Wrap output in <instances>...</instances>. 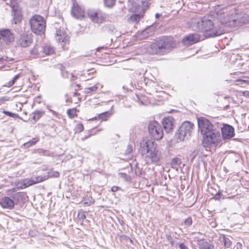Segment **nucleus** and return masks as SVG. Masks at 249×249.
I'll return each mask as SVG.
<instances>
[{
  "instance_id": "nucleus-21",
  "label": "nucleus",
  "mask_w": 249,
  "mask_h": 249,
  "mask_svg": "<svg viewBox=\"0 0 249 249\" xmlns=\"http://www.w3.org/2000/svg\"><path fill=\"white\" fill-rule=\"evenodd\" d=\"M182 164L181 160L179 158H174L171 160V165L172 168L174 169H177L180 167Z\"/></svg>"
},
{
  "instance_id": "nucleus-23",
  "label": "nucleus",
  "mask_w": 249,
  "mask_h": 249,
  "mask_svg": "<svg viewBox=\"0 0 249 249\" xmlns=\"http://www.w3.org/2000/svg\"><path fill=\"white\" fill-rule=\"evenodd\" d=\"M42 52L45 54L50 55L54 53V49L51 46L45 45L42 47Z\"/></svg>"
},
{
  "instance_id": "nucleus-13",
  "label": "nucleus",
  "mask_w": 249,
  "mask_h": 249,
  "mask_svg": "<svg viewBox=\"0 0 249 249\" xmlns=\"http://www.w3.org/2000/svg\"><path fill=\"white\" fill-rule=\"evenodd\" d=\"M55 38L58 43H64L66 44L69 42V37L66 34L63 28H59L56 30Z\"/></svg>"
},
{
  "instance_id": "nucleus-11",
  "label": "nucleus",
  "mask_w": 249,
  "mask_h": 249,
  "mask_svg": "<svg viewBox=\"0 0 249 249\" xmlns=\"http://www.w3.org/2000/svg\"><path fill=\"white\" fill-rule=\"evenodd\" d=\"M13 34L8 29L0 30V39L3 40L6 44H9L14 41Z\"/></svg>"
},
{
  "instance_id": "nucleus-64",
  "label": "nucleus",
  "mask_w": 249,
  "mask_h": 249,
  "mask_svg": "<svg viewBox=\"0 0 249 249\" xmlns=\"http://www.w3.org/2000/svg\"><path fill=\"white\" fill-rule=\"evenodd\" d=\"M248 130H249V125H248Z\"/></svg>"
},
{
  "instance_id": "nucleus-45",
  "label": "nucleus",
  "mask_w": 249,
  "mask_h": 249,
  "mask_svg": "<svg viewBox=\"0 0 249 249\" xmlns=\"http://www.w3.org/2000/svg\"><path fill=\"white\" fill-rule=\"evenodd\" d=\"M148 30L149 29H144L142 32L141 34V38H146L149 36L148 34H147V31H148Z\"/></svg>"
},
{
  "instance_id": "nucleus-27",
  "label": "nucleus",
  "mask_w": 249,
  "mask_h": 249,
  "mask_svg": "<svg viewBox=\"0 0 249 249\" xmlns=\"http://www.w3.org/2000/svg\"><path fill=\"white\" fill-rule=\"evenodd\" d=\"M33 178L34 179L35 184H36L48 179V177H46V175H40Z\"/></svg>"
},
{
  "instance_id": "nucleus-9",
  "label": "nucleus",
  "mask_w": 249,
  "mask_h": 249,
  "mask_svg": "<svg viewBox=\"0 0 249 249\" xmlns=\"http://www.w3.org/2000/svg\"><path fill=\"white\" fill-rule=\"evenodd\" d=\"M221 130L222 142L231 139L235 136L234 129L232 125H223Z\"/></svg>"
},
{
  "instance_id": "nucleus-60",
  "label": "nucleus",
  "mask_w": 249,
  "mask_h": 249,
  "mask_svg": "<svg viewBox=\"0 0 249 249\" xmlns=\"http://www.w3.org/2000/svg\"><path fill=\"white\" fill-rule=\"evenodd\" d=\"M188 123V124H191V123L190 122H189V121H185L184 122H183V123H182V124H184V123Z\"/></svg>"
},
{
  "instance_id": "nucleus-20",
  "label": "nucleus",
  "mask_w": 249,
  "mask_h": 249,
  "mask_svg": "<svg viewBox=\"0 0 249 249\" xmlns=\"http://www.w3.org/2000/svg\"><path fill=\"white\" fill-rule=\"evenodd\" d=\"M155 134H154L153 139L157 140H160L162 138L163 133L161 125H158L157 128H155Z\"/></svg>"
},
{
  "instance_id": "nucleus-39",
  "label": "nucleus",
  "mask_w": 249,
  "mask_h": 249,
  "mask_svg": "<svg viewBox=\"0 0 249 249\" xmlns=\"http://www.w3.org/2000/svg\"><path fill=\"white\" fill-rule=\"evenodd\" d=\"M2 112L6 116H9L10 117L13 118H18V117H19L18 114L12 113V112L8 111L3 110L2 111Z\"/></svg>"
},
{
  "instance_id": "nucleus-41",
  "label": "nucleus",
  "mask_w": 249,
  "mask_h": 249,
  "mask_svg": "<svg viewBox=\"0 0 249 249\" xmlns=\"http://www.w3.org/2000/svg\"><path fill=\"white\" fill-rule=\"evenodd\" d=\"M100 130V129H99L97 127H96L94 128H92L90 131V134L88 136V137H86V138H87L92 135H95L96 134L97 132V131H99Z\"/></svg>"
},
{
  "instance_id": "nucleus-52",
  "label": "nucleus",
  "mask_w": 249,
  "mask_h": 249,
  "mask_svg": "<svg viewBox=\"0 0 249 249\" xmlns=\"http://www.w3.org/2000/svg\"><path fill=\"white\" fill-rule=\"evenodd\" d=\"M179 249H188V247L184 243H180L178 245Z\"/></svg>"
},
{
  "instance_id": "nucleus-8",
  "label": "nucleus",
  "mask_w": 249,
  "mask_h": 249,
  "mask_svg": "<svg viewBox=\"0 0 249 249\" xmlns=\"http://www.w3.org/2000/svg\"><path fill=\"white\" fill-rule=\"evenodd\" d=\"M88 16L90 19L94 23H101L106 18L105 13L100 10H90L88 12Z\"/></svg>"
},
{
  "instance_id": "nucleus-37",
  "label": "nucleus",
  "mask_w": 249,
  "mask_h": 249,
  "mask_svg": "<svg viewBox=\"0 0 249 249\" xmlns=\"http://www.w3.org/2000/svg\"><path fill=\"white\" fill-rule=\"evenodd\" d=\"M148 131L151 137L153 138L155 134V128H157L158 125H148Z\"/></svg>"
},
{
  "instance_id": "nucleus-7",
  "label": "nucleus",
  "mask_w": 249,
  "mask_h": 249,
  "mask_svg": "<svg viewBox=\"0 0 249 249\" xmlns=\"http://www.w3.org/2000/svg\"><path fill=\"white\" fill-rule=\"evenodd\" d=\"M12 8V13L13 18V21L15 24L19 23L22 19V14L20 8L19 7L18 3L15 0H10L9 2L7 3Z\"/></svg>"
},
{
  "instance_id": "nucleus-59",
  "label": "nucleus",
  "mask_w": 249,
  "mask_h": 249,
  "mask_svg": "<svg viewBox=\"0 0 249 249\" xmlns=\"http://www.w3.org/2000/svg\"><path fill=\"white\" fill-rule=\"evenodd\" d=\"M161 16V14H160L159 13H156L155 15V17H156V18H159Z\"/></svg>"
},
{
  "instance_id": "nucleus-26",
  "label": "nucleus",
  "mask_w": 249,
  "mask_h": 249,
  "mask_svg": "<svg viewBox=\"0 0 249 249\" xmlns=\"http://www.w3.org/2000/svg\"><path fill=\"white\" fill-rule=\"evenodd\" d=\"M174 119L172 116L164 117L162 120V124H173Z\"/></svg>"
},
{
  "instance_id": "nucleus-22",
  "label": "nucleus",
  "mask_w": 249,
  "mask_h": 249,
  "mask_svg": "<svg viewBox=\"0 0 249 249\" xmlns=\"http://www.w3.org/2000/svg\"><path fill=\"white\" fill-rule=\"evenodd\" d=\"M142 16L143 15L142 14H132L127 18V21L129 23L137 22L140 20V18L142 17Z\"/></svg>"
},
{
  "instance_id": "nucleus-4",
  "label": "nucleus",
  "mask_w": 249,
  "mask_h": 249,
  "mask_svg": "<svg viewBox=\"0 0 249 249\" xmlns=\"http://www.w3.org/2000/svg\"><path fill=\"white\" fill-rule=\"evenodd\" d=\"M141 152L142 155L150 160L153 163H158L162 158V155L155 142L151 140L143 141L141 143Z\"/></svg>"
},
{
  "instance_id": "nucleus-6",
  "label": "nucleus",
  "mask_w": 249,
  "mask_h": 249,
  "mask_svg": "<svg viewBox=\"0 0 249 249\" xmlns=\"http://www.w3.org/2000/svg\"><path fill=\"white\" fill-rule=\"evenodd\" d=\"M216 18L222 25L232 27L234 26V15L230 13L225 12L224 10L217 12Z\"/></svg>"
},
{
  "instance_id": "nucleus-58",
  "label": "nucleus",
  "mask_w": 249,
  "mask_h": 249,
  "mask_svg": "<svg viewBox=\"0 0 249 249\" xmlns=\"http://www.w3.org/2000/svg\"><path fill=\"white\" fill-rule=\"evenodd\" d=\"M150 124H159V123L157 121L154 120L153 123H150Z\"/></svg>"
},
{
  "instance_id": "nucleus-18",
  "label": "nucleus",
  "mask_w": 249,
  "mask_h": 249,
  "mask_svg": "<svg viewBox=\"0 0 249 249\" xmlns=\"http://www.w3.org/2000/svg\"><path fill=\"white\" fill-rule=\"evenodd\" d=\"M55 68L60 71L61 75L64 78H69L71 81L76 78L72 73H69L68 71L65 70V67L63 65L58 64L55 65Z\"/></svg>"
},
{
  "instance_id": "nucleus-30",
  "label": "nucleus",
  "mask_w": 249,
  "mask_h": 249,
  "mask_svg": "<svg viewBox=\"0 0 249 249\" xmlns=\"http://www.w3.org/2000/svg\"><path fill=\"white\" fill-rule=\"evenodd\" d=\"M44 114L43 111H35L33 113V119L36 121L38 120Z\"/></svg>"
},
{
  "instance_id": "nucleus-43",
  "label": "nucleus",
  "mask_w": 249,
  "mask_h": 249,
  "mask_svg": "<svg viewBox=\"0 0 249 249\" xmlns=\"http://www.w3.org/2000/svg\"><path fill=\"white\" fill-rule=\"evenodd\" d=\"M77 216L79 220H82V222L86 218V215L82 212H79Z\"/></svg>"
},
{
  "instance_id": "nucleus-12",
  "label": "nucleus",
  "mask_w": 249,
  "mask_h": 249,
  "mask_svg": "<svg viewBox=\"0 0 249 249\" xmlns=\"http://www.w3.org/2000/svg\"><path fill=\"white\" fill-rule=\"evenodd\" d=\"M200 36L197 34H190L182 40V43L184 46H189L198 42Z\"/></svg>"
},
{
  "instance_id": "nucleus-10",
  "label": "nucleus",
  "mask_w": 249,
  "mask_h": 249,
  "mask_svg": "<svg viewBox=\"0 0 249 249\" xmlns=\"http://www.w3.org/2000/svg\"><path fill=\"white\" fill-rule=\"evenodd\" d=\"M249 21V16L244 13L235 14L234 15V26H240Z\"/></svg>"
},
{
  "instance_id": "nucleus-14",
  "label": "nucleus",
  "mask_w": 249,
  "mask_h": 249,
  "mask_svg": "<svg viewBox=\"0 0 249 249\" xmlns=\"http://www.w3.org/2000/svg\"><path fill=\"white\" fill-rule=\"evenodd\" d=\"M71 15L76 18L80 19L84 17V11L77 2L73 0V5L71 9Z\"/></svg>"
},
{
  "instance_id": "nucleus-35",
  "label": "nucleus",
  "mask_w": 249,
  "mask_h": 249,
  "mask_svg": "<svg viewBox=\"0 0 249 249\" xmlns=\"http://www.w3.org/2000/svg\"><path fill=\"white\" fill-rule=\"evenodd\" d=\"M98 87L97 86V85H95L94 86H93L91 87L85 88V92L86 93H89L91 92L95 91L98 89Z\"/></svg>"
},
{
  "instance_id": "nucleus-53",
  "label": "nucleus",
  "mask_w": 249,
  "mask_h": 249,
  "mask_svg": "<svg viewBox=\"0 0 249 249\" xmlns=\"http://www.w3.org/2000/svg\"><path fill=\"white\" fill-rule=\"evenodd\" d=\"M31 53L33 55H36L38 54V51L36 48H34L32 50H31Z\"/></svg>"
},
{
  "instance_id": "nucleus-50",
  "label": "nucleus",
  "mask_w": 249,
  "mask_h": 249,
  "mask_svg": "<svg viewBox=\"0 0 249 249\" xmlns=\"http://www.w3.org/2000/svg\"><path fill=\"white\" fill-rule=\"evenodd\" d=\"M120 189H121V188L120 187L117 186H113L112 187V188L111 189V190L113 192H117V191H118V190H119Z\"/></svg>"
},
{
  "instance_id": "nucleus-33",
  "label": "nucleus",
  "mask_w": 249,
  "mask_h": 249,
  "mask_svg": "<svg viewBox=\"0 0 249 249\" xmlns=\"http://www.w3.org/2000/svg\"><path fill=\"white\" fill-rule=\"evenodd\" d=\"M45 175L46 177H48V179L49 178H58L60 176V174L58 171H50Z\"/></svg>"
},
{
  "instance_id": "nucleus-44",
  "label": "nucleus",
  "mask_w": 249,
  "mask_h": 249,
  "mask_svg": "<svg viewBox=\"0 0 249 249\" xmlns=\"http://www.w3.org/2000/svg\"><path fill=\"white\" fill-rule=\"evenodd\" d=\"M84 129V125H76L74 128L75 133L81 132Z\"/></svg>"
},
{
  "instance_id": "nucleus-2",
  "label": "nucleus",
  "mask_w": 249,
  "mask_h": 249,
  "mask_svg": "<svg viewBox=\"0 0 249 249\" xmlns=\"http://www.w3.org/2000/svg\"><path fill=\"white\" fill-rule=\"evenodd\" d=\"M213 125H198V131L203 136L202 144L205 148L221 146L222 139L218 130L212 128Z\"/></svg>"
},
{
  "instance_id": "nucleus-42",
  "label": "nucleus",
  "mask_w": 249,
  "mask_h": 249,
  "mask_svg": "<svg viewBox=\"0 0 249 249\" xmlns=\"http://www.w3.org/2000/svg\"><path fill=\"white\" fill-rule=\"evenodd\" d=\"M25 180L28 187L35 184V180L33 178L30 179H26Z\"/></svg>"
},
{
  "instance_id": "nucleus-51",
  "label": "nucleus",
  "mask_w": 249,
  "mask_h": 249,
  "mask_svg": "<svg viewBox=\"0 0 249 249\" xmlns=\"http://www.w3.org/2000/svg\"><path fill=\"white\" fill-rule=\"evenodd\" d=\"M146 29H149V30H148V31H147V34H148L149 36H150L153 34V27H149L146 28Z\"/></svg>"
},
{
  "instance_id": "nucleus-63",
  "label": "nucleus",
  "mask_w": 249,
  "mask_h": 249,
  "mask_svg": "<svg viewBox=\"0 0 249 249\" xmlns=\"http://www.w3.org/2000/svg\"><path fill=\"white\" fill-rule=\"evenodd\" d=\"M85 204H87V205H90V204H88V202H85Z\"/></svg>"
},
{
  "instance_id": "nucleus-36",
  "label": "nucleus",
  "mask_w": 249,
  "mask_h": 249,
  "mask_svg": "<svg viewBox=\"0 0 249 249\" xmlns=\"http://www.w3.org/2000/svg\"><path fill=\"white\" fill-rule=\"evenodd\" d=\"M105 5L107 7H112L115 3L116 0H104Z\"/></svg>"
},
{
  "instance_id": "nucleus-47",
  "label": "nucleus",
  "mask_w": 249,
  "mask_h": 249,
  "mask_svg": "<svg viewBox=\"0 0 249 249\" xmlns=\"http://www.w3.org/2000/svg\"><path fill=\"white\" fill-rule=\"evenodd\" d=\"M135 174L137 176L141 177L142 175V172L138 168L135 169Z\"/></svg>"
},
{
  "instance_id": "nucleus-5",
  "label": "nucleus",
  "mask_w": 249,
  "mask_h": 249,
  "mask_svg": "<svg viewBox=\"0 0 249 249\" xmlns=\"http://www.w3.org/2000/svg\"><path fill=\"white\" fill-rule=\"evenodd\" d=\"M30 24L32 31L36 34L42 35L45 32L46 21L42 16L34 15L30 19Z\"/></svg>"
},
{
  "instance_id": "nucleus-38",
  "label": "nucleus",
  "mask_w": 249,
  "mask_h": 249,
  "mask_svg": "<svg viewBox=\"0 0 249 249\" xmlns=\"http://www.w3.org/2000/svg\"><path fill=\"white\" fill-rule=\"evenodd\" d=\"M76 111L75 108L70 109L67 111V114L70 118H73L76 114Z\"/></svg>"
},
{
  "instance_id": "nucleus-3",
  "label": "nucleus",
  "mask_w": 249,
  "mask_h": 249,
  "mask_svg": "<svg viewBox=\"0 0 249 249\" xmlns=\"http://www.w3.org/2000/svg\"><path fill=\"white\" fill-rule=\"evenodd\" d=\"M176 46L173 38L162 37L152 42L148 49V52L152 54L163 55L169 52Z\"/></svg>"
},
{
  "instance_id": "nucleus-34",
  "label": "nucleus",
  "mask_w": 249,
  "mask_h": 249,
  "mask_svg": "<svg viewBox=\"0 0 249 249\" xmlns=\"http://www.w3.org/2000/svg\"><path fill=\"white\" fill-rule=\"evenodd\" d=\"M17 188L18 189H22L28 187V185L25 182V180H23L20 182H18L17 184Z\"/></svg>"
},
{
  "instance_id": "nucleus-19",
  "label": "nucleus",
  "mask_w": 249,
  "mask_h": 249,
  "mask_svg": "<svg viewBox=\"0 0 249 249\" xmlns=\"http://www.w3.org/2000/svg\"><path fill=\"white\" fill-rule=\"evenodd\" d=\"M188 125H180L177 131V134H176V137L178 142H180L184 140L186 135V127H188Z\"/></svg>"
},
{
  "instance_id": "nucleus-57",
  "label": "nucleus",
  "mask_w": 249,
  "mask_h": 249,
  "mask_svg": "<svg viewBox=\"0 0 249 249\" xmlns=\"http://www.w3.org/2000/svg\"><path fill=\"white\" fill-rule=\"evenodd\" d=\"M118 222L120 223V224L122 226L124 225V221L123 220H120V219H118Z\"/></svg>"
},
{
  "instance_id": "nucleus-29",
  "label": "nucleus",
  "mask_w": 249,
  "mask_h": 249,
  "mask_svg": "<svg viewBox=\"0 0 249 249\" xmlns=\"http://www.w3.org/2000/svg\"><path fill=\"white\" fill-rule=\"evenodd\" d=\"M19 76L20 75L19 74L16 75L12 80L5 84V86L7 87H12L15 84L17 79L19 78Z\"/></svg>"
},
{
  "instance_id": "nucleus-55",
  "label": "nucleus",
  "mask_w": 249,
  "mask_h": 249,
  "mask_svg": "<svg viewBox=\"0 0 249 249\" xmlns=\"http://www.w3.org/2000/svg\"><path fill=\"white\" fill-rule=\"evenodd\" d=\"M236 81L237 82H244L245 83H249V81L247 80H246V79H237L236 80Z\"/></svg>"
},
{
  "instance_id": "nucleus-62",
  "label": "nucleus",
  "mask_w": 249,
  "mask_h": 249,
  "mask_svg": "<svg viewBox=\"0 0 249 249\" xmlns=\"http://www.w3.org/2000/svg\"><path fill=\"white\" fill-rule=\"evenodd\" d=\"M246 96L249 97V91H248Z\"/></svg>"
},
{
  "instance_id": "nucleus-16",
  "label": "nucleus",
  "mask_w": 249,
  "mask_h": 249,
  "mask_svg": "<svg viewBox=\"0 0 249 249\" xmlns=\"http://www.w3.org/2000/svg\"><path fill=\"white\" fill-rule=\"evenodd\" d=\"M0 205L3 209L12 210L14 208L15 203L10 197L4 196L0 199Z\"/></svg>"
},
{
  "instance_id": "nucleus-25",
  "label": "nucleus",
  "mask_w": 249,
  "mask_h": 249,
  "mask_svg": "<svg viewBox=\"0 0 249 249\" xmlns=\"http://www.w3.org/2000/svg\"><path fill=\"white\" fill-rule=\"evenodd\" d=\"M39 140V139L38 138H34L32 139V140L26 142L24 143L22 146L24 147L25 148H29L30 146H32L35 144H36Z\"/></svg>"
},
{
  "instance_id": "nucleus-48",
  "label": "nucleus",
  "mask_w": 249,
  "mask_h": 249,
  "mask_svg": "<svg viewBox=\"0 0 249 249\" xmlns=\"http://www.w3.org/2000/svg\"><path fill=\"white\" fill-rule=\"evenodd\" d=\"M173 126L174 125H162L165 130L167 131L168 129H169V130L167 131L168 132H169L170 130H172L173 129Z\"/></svg>"
},
{
  "instance_id": "nucleus-15",
  "label": "nucleus",
  "mask_w": 249,
  "mask_h": 249,
  "mask_svg": "<svg viewBox=\"0 0 249 249\" xmlns=\"http://www.w3.org/2000/svg\"><path fill=\"white\" fill-rule=\"evenodd\" d=\"M32 38L30 35L22 34L17 41V45L22 47H27L32 43Z\"/></svg>"
},
{
  "instance_id": "nucleus-31",
  "label": "nucleus",
  "mask_w": 249,
  "mask_h": 249,
  "mask_svg": "<svg viewBox=\"0 0 249 249\" xmlns=\"http://www.w3.org/2000/svg\"><path fill=\"white\" fill-rule=\"evenodd\" d=\"M222 191L219 190L218 192L213 197L215 200H220L221 199H225L224 196L222 194Z\"/></svg>"
},
{
  "instance_id": "nucleus-40",
  "label": "nucleus",
  "mask_w": 249,
  "mask_h": 249,
  "mask_svg": "<svg viewBox=\"0 0 249 249\" xmlns=\"http://www.w3.org/2000/svg\"><path fill=\"white\" fill-rule=\"evenodd\" d=\"M184 224L185 227H189L192 224V219L191 217H188L184 220Z\"/></svg>"
},
{
  "instance_id": "nucleus-49",
  "label": "nucleus",
  "mask_w": 249,
  "mask_h": 249,
  "mask_svg": "<svg viewBox=\"0 0 249 249\" xmlns=\"http://www.w3.org/2000/svg\"><path fill=\"white\" fill-rule=\"evenodd\" d=\"M120 174L121 177L124 178L126 181L128 180V178H130V177L126 173H121Z\"/></svg>"
},
{
  "instance_id": "nucleus-46",
  "label": "nucleus",
  "mask_w": 249,
  "mask_h": 249,
  "mask_svg": "<svg viewBox=\"0 0 249 249\" xmlns=\"http://www.w3.org/2000/svg\"><path fill=\"white\" fill-rule=\"evenodd\" d=\"M39 153L43 156H50V151L47 150H43L40 149L39 151Z\"/></svg>"
},
{
  "instance_id": "nucleus-54",
  "label": "nucleus",
  "mask_w": 249,
  "mask_h": 249,
  "mask_svg": "<svg viewBox=\"0 0 249 249\" xmlns=\"http://www.w3.org/2000/svg\"><path fill=\"white\" fill-rule=\"evenodd\" d=\"M133 150L132 146L130 145H128L127 146V149L126 150V152L127 153H131Z\"/></svg>"
},
{
  "instance_id": "nucleus-1",
  "label": "nucleus",
  "mask_w": 249,
  "mask_h": 249,
  "mask_svg": "<svg viewBox=\"0 0 249 249\" xmlns=\"http://www.w3.org/2000/svg\"><path fill=\"white\" fill-rule=\"evenodd\" d=\"M190 26L194 31L204 32L205 36L208 37L218 36L224 33L223 27L215 23L211 16L194 18L191 19Z\"/></svg>"
},
{
  "instance_id": "nucleus-17",
  "label": "nucleus",
  "mask_w": 249,
  "mask_h": 249,
  "mask_svg": "<svg viewBox=\"0 0 249 249\" xmlns=\"http://www.w3.org/2000/svg\"><path fill=\"white\" fill-rule=\"evenodd\" d=\"M197 245L200 249H214V245L210 240L199 239L197 240Z\"/></svg>"
},
{
  "instance_id": "nucleus-28",
  "label": "nucleus",
  "mask_w": 249,
  "mask_h": 249,
  "mask_svg": "<svg viewBox=\"0 0 249 249\" xmlns=\"http://www.w3.org/2000/svg\"><path fill=\"white\" fill-rule=\"evenodd\" d=\"M197 124H211L210 121L205 117L197 119Z\"/></svg>"
},
{
  "instance_id": "nucleus-56",
  "label": "nucleus",
  "mask_w": 249,
  "mask_h": 249,
  "mask_svg": "<svg viewBox=\"0 0 249 249\" xmlns=\"http://www.w3.org/2000/svg\"><path fill=\"white\" fill-rule=\"evenodd\" d=\"M166 238L168 242L173 240L172 237L169 234H166Z\"/></svg>"
},
{
  "instance_id": "nucleus-61",
  "label": "nucleus",
  "mask_w": 249,
  "mask_h": 249,
  "mask_svg": "<svg viewBox=\"0 0 249 249\" xmlns=\"http://www.w3.org/2000/svg\"><path fill=\"white\" fill-rule=\"evenodd\" d=\"M169 243H170V244L173 246L174 245V241L173 240H172L171 241H169Z\"/></svg>"
},
{
  "instance_id": "nucleus-32",
  "label": "nucleus",
  "mask_w": 249,
  "mask_h": 249,
  "mask_svg": "<svg viewBox=\"0 0 249 249\" xmlns=\"http://www.w3.org/2000/svg\"><path fill=\"white\" fill-rule=\"evenodd\" d=\"M223 241L225 248H229L230 247L231 245V242L229 238L226 237L224 235H223Z\"/></svg>"
},
{
  "instance_id": "nucleus-24",
  "label": "nucleus",
  "mask_w": 249,
  "mask_h": 249,
  "mask_svg": "<svg viewBox=\"0 0 249 249\" xmlns=\"http://www.w3.org/2000/svg\"><path fill=\"white\" fill-rule=\"evenodd\" d=\"M110 116V114L108 112H105L102 113L100 114L97 117H95V118H93L90 120H100L102 121L107 120Z\"/></svg>"
}]
</instances>
